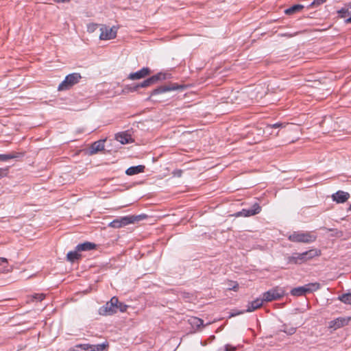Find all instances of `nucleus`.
<instances>
[{
    "mask_svg": "<svg viewBox=\"0 0 351 351\" xmlns=\"http://www.w3.org/2000/svg\"><path fill=\"white\" fill-rule=\"evenodd\" d=\"M321 255V251L317 249H311L302 253L294 252L291 255L286 256L287 264L301 265L315 256Z\"/></svg>",
    "mask_w": 351,
    "mask_h": 351,
    "instance_id": "1",
    "label": "nucleus"
},
{
    "mask_svg": "<svg viewBox=\"0 0 351 351\" xmlns=\"http://www.w3.org/2000/svg\"><path fill=\"white\" fill-rule=\"evenodd\" d=\"M167 78V74L163 73H158L152 77L146 79L143 82L127 85L125 86L124 92H135L140 88H145L152 84L157 83L158 81L164 80Z\"/></svg>",
    "mask_w": 351,
    "mask_h": 351,
    "instance_id": "2",
    "label": "nucleus"
},
{
    "mask_svg": "<svg viewBox=\"0 0 351 351\" xmlns=\"http://www.w3.org/2000/svg\"><path fill=\"white\" fill-rule=\"evenodd\" d=\"M146 217L145 215L125 216L114 219L109 223V226L113 228H120L135 221H138Z\"/></svg>",
    "mask_w": 351,
    "mask_h": 351,
    "instance_id": "3",
    "label": "nucleus"
},
{
    "mask_svg": "<svg viewBox=\"0 0 351 351\" xmlns=\"http://www.w3.org/2000/svg\"><path fill=\"white\" fill-rule=\"evenodd\" d=\"M289 240L295 243H310L314 242L317 237L309 232H294L288 237Z\"/></svg>",
    "mask_w": 351,
    "mask_h": 351,
    "instance_id": "4",
    "label": "nucleus"
},
{
    "mask_svg": "<svg viewBox=\"0 0 351 351\" xmlns=\"http://www.w3.org/2000/svg\"><path fill=\"white\" fill-rule=\"evenodd\" d=\"M320 288V284L318 282L309 283L302 287H298L291 290V294L293 296H302L307 293L315 291Z\"/></svg>",
    "mask_w": 351,
    "mask_h": 351,
    "instance_id": "5",
    "label": "nucleus"
},
{
    "mask_svg": "<svg viewBox=\"0 0 351 351\" xmlns=\"http://www.w3.org/2000/svg\"><path fill=\"white\" fill-rule=\"evenodd\" d=\"M81 78L82 76L78 73L69 74L66 76L64 80L59 84L58 90L60 91L69 90L75 84H77Z\"/></svg>",
    "mask_w": 351,
    "mask_h": 351,
    "instance_id": "6",
    "label": "nucleus"
},
{
    "mask_svg": "<svg viewBox=\"0 0 351 351\" xmlns=\"http://www.w3.org/2000/svg\"><path fill=\"white\" fill-rule=\"evenodd\" d=\"M285 295V291L282 288L276 287L263 293V299L265 302H271L280 299Z\"/></svg>",
    "mask_w": 351,
    "mask_h": 351,
    "instance_id": "7",
    "label": "nucleus"
},
{
    "mask_svg": "<svg viewBox=\"0 0 351 351\" xmlns=\"http://www.w3.org/2000/svg\"><path fill=\"white\" fill-rule=\"evenodd\" d=\"M179 88L183 89L184 86H180V85H178L176 84H173V83L160 86L154 89L152 91L149 97H147L146 100L150 101V100H152V97L156 95L161 94V93H165L167 91L175 90H177Z\"/></svg>",
    "mask_w": 351,
    "mask_h": 351,
    "instance_id": "8",
    "label": "nucleus"
},
{
    "mask_svg": "<svg viewBox=\"0 0 351 351\" xmlns=\"http://www.w3.org/2000/svg\"><path fill=\"white\" fill-rule=\"evenodd\" d=\"M118 298L115 296L112 297L110 300L103 306V309H101L104 311L103 314L112 315L116 313L118 311ZM100 313L102 314L101 312H100Z\"/></svg>",
    "mask_w": 351,
    "mask_h": 351,
    "instance_id": "9",
    "label": "nucleus"
},
{
    "mask_svg": "<svg viewBox=\"0 0 351 351\" xmlns=\"http://www.w3.org/2000/svg\"><path fill=\"white\" fill-rule=\"evenodd\" d=\"M261 210V207L258 203L253 204L251 208L243 209L241 211L237 212L235 214L236 217H250L259 213Z\"/></svg>",
    "mask_w": 351,
    "mask_h": 351,
    "instance_id": "10",
    "label": "nucleus"
},
{
    "mask_svg": "<svg viewBox=\"0 0 351 351\" xmlns=\"http://www.w3.org/2000/svg\"><path fill=\"white\" fill-rule=\"evenodd\" d=\"M100 30L99 38L101 40H110L114 38L117 36V30L114 29V27L109 28L104 26L101 27Z\"/></svg>",
    "mask_w": 351,
    "mask_h": 351,
    "instance_id": "11",
    "label": "nucleus"
},
{
    "mask_svg": "<svg viewBox=\"0 0 351 351\" xmlns=\"http://www.w3.org/2000/svg\"><path fill=\"white\" fill-rule=\"evenodd\" d=\"M351 320L350 317H338L334 320H332L329 322V328H333L334 330H337L340 328L348 324L350 321Z\"/></svg>",
    "mask_w": 351,
    "mask_h": 351,
    "instance_id": "12",
    "label": "nucleus"
},
{
    "mask_svg": "<svg viewBox=\"0 0 351 351\" xmlns=\"http://www.w3.org/2000/svg\"><path fill=\"white\" fill-rule=\"evenodd\" d=\"M151 73H152V71L149 68L143 67V69H141V70H139L136 72L131 73L128 75V78L131 80H140V79L144 78V77L149 75L151 74Z\"/></svg>",
    "mask_w": 351,
    "mask_h": 351,
    "instance_id": "13",
    "label": "nucleus"
},
{
    "mask_svg": "<svg viewBox=\"0 0 351 351\" xmlns=\"http://www.w3.org/2000/svg\"><path fill=\"white\" fill-rule=\"evenodd\" d=\"M350 197V194L347 192L339 191L332 195L333 201L337 203H344Z\"/></svg>",
    "mask_w": 351,
    "mask_h": 351,
    "instance_id": "14",
    "label": "nucleus"
},
{
    "mask_svg": "<svg viewBox=\"0 0 351 351\" xmlns=\"http://www.w3.org/2000/svg\"><path fill=\"white\" fill-rule=\"evenodd\" d=\"M115 138L123 145L133 142L131 135L128 132L118 133L116 134Z\"/></svg>",
    "mask_w": 351,
    "mask_h": 351,
    "instance_id": "15",
    "label": "nucleus"
},
{
    "mask_svg": "<svg viewBox=\"0 0 351 351\" xmlns=\"http://www.w3.org/2000/svg\"><path fill=\"white\" fill-rule=\"evenodd\" d=\"M104 142L105 140H99L94 142L90 148V154H95L99 151H102L104 149Z\"/></svg>",
    "mask_w": 351,
    "mask_h": 351,
    "instance_id": "16",
    "label": "nucleus"
},
{
    "mask_svg": "<svg viewBox=\"0 0 351 351\" xmlns=\"http://www.w3.org/2000/svg\"><path fill=\"white\" fill-rule=\"evenodd\" d=\"M264 300L263 299L257 298L255 300L250 302L247 305L246 312H252L262 306Z\"/></svg>",
    "mask_w": 351,
    "mask_h": 351,
    "instance_id": "17",
    "label": "nucleus"
},
{
    "mask_svg": "<svg viewBox=\"0 0 351 351\" xmlns=\"http://www.w3.org/2000/svg\"><path fill=\"white\" fill-rule=\"evenodd\" d=\"M145 167L144 165H137L129 167L125 173L128 176H134L140 173L144 172Z\"/></svg>",
    "mask_w": 351,
    "mask_h": 351,
    "instance_id": "18",
    "label": "nucleus"
},
{
    "mask_svg": "<svg viewBox=\"0 0 351 351\" xmlns=\"http://www.w3.org/2000/svg\"><path fill=\"white\" fill-rule=\"evenodd\" d=\"M95 244L90 242H84L81 244H78L75 249L77 251H88L95 248Z\"/></svg>",
    "mask_w": 351,
    "mask_h": 351,
    "instance_id": "19",
    "label": "nucleus"
},
{
    "mask_svg": "<svg viewBox=\"0 0 351 351\" xmlns=\"http://www.w3.org/2000/svg\"><path fill=\"white\" fill-rule=\"evenodd\" d=\"M23 156V154L19 152H14L8 154H0V161H7L8 160L16 158Z\"/></svg>",
    "mask_w": 351,
    "mask_h": 351,
    "instance_id": "20",
    "label": "nucleus"
},
{
    "mask_svg": "<svg viewBox=\"0 0 351 351\" xmlns=\"http://www.w3.org/2000/svg\"><path fill=\"white\" fill-rule=\"evenodd\" d=\"M304 8V5L300 4H295L291 7L286 9L285 13L287 15H291L301 11Z\"/></svg>",
    "mask_w": 351,
    "mask_h": 351,
    "instance_id": "21",
    "label": "nucleus"
},
{
    "mask_svg": "<svg viewBox=\"0 0 351 351\" xmlns=\"http://www.w3.org/2000/svg\"><path fill=\"white\" fill-rule=\"evenodd\" d=\"M77 252L78 251L75 250V251H70L69 252H68L66 255L67 260L71 263H73L76 260H78L81 257V255L78 254Z\"/></svg>",
    "mask_w": 351,
    "mask_h": 351,
    "instance_id": "22",
    "label": "nucleus"
},
{
    "mask_svg": "<svg viewBox=\"0 0 351 351\" xmlns=\"http://www.w3.org/2000/svg\"><path fill=\"white\" fill-rule=\"evenodd\" d=\"M338 300L344 304L351 305V293H343L339 295Z\"/></svg>",
    "mask_w": 351,
    "mask_h": 351,
    "instance_id": "23",
    "label": "nucleus"
},
{
    "mask_svg": "<svg viewBox=\"0 0 351 351\" xmlns=\"http://www.w3.org/2000/svg\"><path fill=\"white\" fill-rule=\"evenodd\" d=\"M189 322L191 325L195 326L197 328L204 326V321L198 317H192L191 319H189Z\"/></svg>",
    "mask_w": 351,
    "mask_h": 351,
    "instance_id": "24",
    "label": "nucleus"
},
{
    "mask_svg": "<svg viewBox=\"0 0 351 351\" xmlns=\"http://www.w3.org/2000/svg\"><path fill=\"white\" fill-rule=\"evenodd\" d=\"M289 123H274V124H272V125H267V127H266V130H269L272 128H285L287 125H288Z\"/></svg>",
    "mask_w": 351,
    "mask_h": 351,
    "instance_id": "25",
    "label": "nucleus"
},
{
    "mask_svg": "<svg viewBox=\"0 0 351 351\" xmlns=\"http://www.w3.org/2000/svg\"><path fill=\"white\" fill-rule=\"evenodd\" d=\"M106 346L107 345L105 343L91 345L90 351H104Z\"/></svg>",
    "mask_w": 351,
    "mask_h": 351,
    "instance_id": "26",
    "label": "nucleus"
},
{
    "mask_svg": "<svg viewBox=\"0 0 351 351\" xmlns=\"http://www.w3.org/2000/svg\"><path fill=\"white\" fill-rule=\"evenodd\" d=\"M76 348H80L82 350L85 351H90L91 348V344L84 343V344H77L75 346Z\"/></svg>",
    "mask_w": 351,
    "mask_h": 351,
    "instance_id": "27",
    "label": "nucleus"
},
{
    "mask_svg": "<svg viewBox=\"0 0 351 351\" xmlns=\"http://www.w3.org/2000/svg\"><path fill=\"white\" fill-rule=\"evenodd\" d=\"M326 0H314L309 5V7H317L324 2H326Z\"/></svg>",
    "mask_w": 351,
    "mask_h": 351,
    "instance_id": "28",
    "label": "nucleus"
},
{
    "mask_svg": "<svg viewBox=\"0 0 351 351\" xmlns=\"http://www.w3.org/2000/svg\"><path fill=\"white\" fill-rule=\"evenodd\" d=\"M245 312H246L245 310L239 311V310H237V309H233V310H232V311L230 313V317H235L237 315H241V314H243Z\"/></svg>",
    "mask_w": 351,
    "mask_h": 351,
    "instance_id": "29",
    "label": "nucleus"
},
{
    "mask_svg": "<svg viewBox=\"0 0 351 351\" xmlns=\"http://www.w3.org/2000/svg\"><path fill=\"white\" fill-rule=\"evenodd\" d=\"M118 311L120 312H125L127 310L128 306L124 304L123 303L119 302L118 304Z\"/></svg>",
    "mask_w": 351,
    "mask_h": 351,
    "instance_id": "30",
    "label": "nucleus"
},
{
    "mask_svg": "<svg viewBox=\"0 0 351 351\" xmlns=\"http://www.w3.org/2000/svg\"><path fill=\"white\" fill-rule=\"evenodd\" d=\"M33 298L38 301H42L45 299V295L43 293H36Z\"/></svg>",
    "mask_w": 351,
    "mask_h": 351,
    "instance_id": "31",
    "label": "nucleus"
},
{
    "mask_svg": "<svg viewBox=\"0 0 351 351\" xmlns=\"http://www.w3.org/2000/svg\"><path fill=\"white\" fill-rule=\"evenodd\" d=\"M283 331H284L285 333L288 334L289 335H293V334H294V333L295 332V331H296V328H293V327H291V328H289V329H288V330H285H285H283Z\"/></svg>",
    "mask_w": 351,
    "mask_h": 351,
    "instance_id": "32",
    "label": "nucleus"
},
{
    "mask_svg": "<svg viewBox=\"0 0 351 351\" xmlns=\"http://www.w3.org/2000/svg\"><path fill=\"white\" fill-rule=\"evenodd\" d=\"M8 173V169L0 168V179L5 177Z\"/></svg>",
    "mask_w": 351,
    "mask_h": 351,
    "instance_id": "33",
    "label": "nucleus"
},
{
    "mask_svg": "<svg viewBox=\"0 0 351 351\" xmlns=\"http://www.w3.org/2000/svg\"><path fill=\"white\" fill-rule=\"evenodd\" d=\"M173 175L176 177H181L182 175V170L181 169H176L173 171Z\"/></svg>",
    "mask_w": 351,
    "mask_h": 351,
    "instance_id": "34",
    "label": "nucleus"
},
{
    "mask_svg": "<svg viewBox=\"0 0 351 351\" xmlns=\"http://www.w3.org/2000/svg\"><path fill=\"white\" fill-rule=\"evenodd\" d=\"M236 348L229 344L225 346V351H235Z\"/></svg>",
    "mask_w": 351,
    "mask_h": 351,
    "instance_id": "35",
    "label": "nucleus"
},
{
    "mask_svg": "<svg viewBox=\"0 0 351 351\" xmlns=\"http://www.w3.org/2000/svg\"><path fill=\"white\" fill-rule=\"evenodd\" d=\"M339 13L341 14V16L342 17H344L345 16V14L348 13V10L346 9V8H341L339 11Z\"/></svg>",
    "mask_w": 351,
    "mask_h": 351,
    "instance_id": "36",
    "label": "nucleus"
},
{
    "mask_svg": "<svg viewBox=\"0 0 351 351\" xmlns=\"http://www.w3.org/2000/svg\"><path fill=\"white\" fill-rule=\"evenodd\" d=\"M8 261L5 258H0V265H1L3 263H7Z\"/></svg>",
    "mask_w": 351,
    "mask_h": 351,
    "instance_id": "37",
    "label": "nucleus"
},
{
    "mask_svg": "<svg viewBox=\"0 0 351 351\" xmlns=\"http://www.w3.org/2000/svg\"><path fill=\"white\" fill-rule=\"evenodd\" d=\"M57 3H65L69 2L70 0H54Z\"/></svg>",
    "mask_w": 351,
    "mask_h": 351,
    "instance_id": "38",
    "label": "nucleus"
},
{
    "mask_svg": "<svg viewBox=\"0 0 351 351\" xmlns=\"http://www.w3.org/2000/svg\"><path fill=\"white\" fill-rule=\"evenodd\" d=\"M348 7L350 9H351V2L349 3Z\"/></svg>",
    "mask_w": 351,
    "mask_h": 351,
    "instance_id": "39",
    "label": "nucleus"
},
{
    "mask_svg": "<svg viewBox=\"0 0 351 351\" xmlns=\"http://www.w3.org/2000/svg\"><path fill=\"white\" fill-rule=\"evenodd\" d=\"M328 231H332L333 229H327Z\"/></svg>",
    "mask_w": 351,
    "mask_h": 351,
    "instance_id": "40",
    "label": "nucleus"
},
{
    "mask_svg": "<svg viewBox=\"0 0 351 351\" xmlns=\"http://www.w3.org/2000/svg\"><path fill=\"white\" fill-rule=\"evenodd\" d=\"M285 36H289V37H291V35H287V34H285Z\"/></svg>",
    "mask_w": 351,
    "mask_h": 351,
    "instance_id": "41",
    "label": "nucleus"
},
{
    "mask_svg": "<svg viewBox=\"0 0 351 351\" xmlns=\"http://www.w3.org/2000/svg\"><path fill=\"white\" fill-rule=\"evenodd\" d=\"M348 210L351 211V205L350 206V207H349V209H348Z\"/></svg>",
    "mask_w": 351,
    "mask_h": 351,
    "instance_id": "42",
    "label": "nucleus"
}]
</instances>
